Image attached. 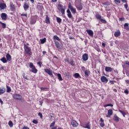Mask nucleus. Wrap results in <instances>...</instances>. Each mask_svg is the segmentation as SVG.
I'll return each instance as SVG.
<instances>
[{
  "label": "nucleus",
  "mask_w": 129,
  "mask_h": 129,
  "mask_svg": "<svg viewBox=\"0 0 129 129\" xmlns=\"http://www.w3.org/2000/svg\"><path fill=\"white\" fill-rule=\"evenodd\" d=\"M100 21V22H101V23H103V24H106V21L104 19L101 18Z\"/></svg>",
  "instance_id": "obj_42"
},
{
  "label": "nucleus",
  "mask_w": 129,
  "mask_h": 129,
  "mask_svg": "<svg viewBox=\"0 0 129 129\" xmlns=\"http://www.w3.org/2000/svg\"><path fill=\"white\" fill-rule=\"evenodd\" d=\"M0 24H1V25H2V28L3 29H6V27H7V25L5 23L0 22Z\"/></svg>",
  "instance_id": "obj_29"
},
{
  "label": "nucleus",
  "mask_w": 129,
  "mask_h": 129,
  "mask_svg": "<svg viewBox=\"0 0 129 129\" xmlns=\"http://www.w3.org/2000/svg\"><path fill=\"white\" fill-rule=\"evenodd\" d=\"M24 50L25 53L28 54V56H31L32 55V52H31V48L27 46V45L24 44Z\"/></svg>",
  "instance_id": "obj_1"
},
{
  "label": "nucleus",
  "mask_w": 129,
  "mask_h": 129,
  "mask_svg": "<svg viewBox=\"0 0 129 129\" xmlns=\"http://www.w3.org/2000/svg\"><path fill=\"white\" fill-rule=\"evenodd\" d=\"M36 23V20L35 19H31V21H30V23L33 25V24H35Z\"/></svg>",
  "instance_id": "obj_40"
},
{
  "label": "nucleus",
  "mask_w": 129,
  "mask_h": 129,
  "mask_svg": "<svg viewBox=\"0 0 129 129\" xmlns=\"http://www.w3.org/2000/svg\"><path fill=\"white\" fill-rule=\"evenodd\" d=\"M121 1L122 3H126V0H121Z\"/></svg>",
  "instance_id": "obj_62"
},
{
  "label": "nucleus",
  "mask_w": 129,
  "mask_h": 129,
  "mask_svg": "<svg viewBox=\"0 0 129 129\" xmlns=\"http://www.w3.org/2000/svg\"><path fill=\"white\" fill-rule=\"evenodd\" d=\"M112 109H109L108 111V114L106 115V117H109L111 115H112Z\"/></svg>",
  "instance_id": "obj_12"
},
{
  "label": "nucleus",
  "mask_w": 129,
  "mask_h": 129,
  "mask_svg": "<svg viewBox=\"0 0 129 129\" xmlns=\"http://www.w3.org/2000/svg\"><path fill=\"white\" fill-rule=\"evenodd\" d=\"M55 45L56 48H58V49H60L61 48V45L59 43V42L56 41L55 42Z\"/></svg>",
  "instance_id": "obj_20"
},
{
  "label": "nucleus",
  "mask_w": 129,
  "mask_h": 129,
  "mask_svg": "<svg viewBox=\"0 0 129 129\" xmlns=\"http://www.w3.org/2000/svg\"><path fill=\"white\" fill-rule=\"evenodd\" d=\"M58 8H58V10L59 11H60V10H63V9H64V8H63V5H61V4H59L58 5Z\"/></svg>",
  "instance_id": "obj_26"
},
{
  "label": "nucleus",
  "mask_w": 129,
  "mask_h": 129,
  "mask_svg": "<svg viewBox=\"0 0 129 129\" xmlns=\"http://www.w3.org/2000/svg\"><path fill=\"white\" fill-rule=\"evenodd\" d=\"M102 45L103 48H105V43L102 42Z\"/></svg>",
  "instance_id": "obj_57"
},
{
  "label": "nucleus",
  "mask_w": 129,
  "mask_h": 129,
  "mask_svg": "<svg viewBox=\"0 0 129 129\" xmlns=\"http://www.w3.org/2000/svg\"><path fill=\"white\" fill-rule=\"evenodd\" d=\"M102 5H103L104 6L107 5V6H108V5H109V3H108V2H106V3H102Z\"/></svg>",
  "instance_id": "obj_54"
},
{
  "label": "nucleus",
  "mask_w": 129,
  "mask_h": 129,
  "mask_svg": "<svg viewBox=\"0 0 129 129\" xmlns=\"http://www.w3.org/2000/svg\"><path fill=\"white\" fill-rule=\"evenodd\" d=\"M119 21H124V18H119Z\"/></svg>",
  "instance_id": "obj_58"
},
{
  "label": "nucleus",
  "mask_w": 129,
  "mask_h": 129,
  "mask_svg": "<svg viewBox=\"0 0 129 129\" xmlns=\"http://www.w3.org/2000/svg\"><path fill=\"white\" fill-rule=\"evenodd\" d=\"M10 9L12 12H15L16 11V6H15L14 4H10Z\"/></svg>",
  "instance_id": "obj_8"
},
{
  "label": "nucleus",
  "mask_w": 129,
  "mask_h": 129,
  "mask_svg": "<svg viewBox=\"0 0 129 129\" xmlns=\"http://www.w3.org/2000/svg\"><path fill=\"white\" fill-rule=\"evenodd\" d=\"M6 58H7L8 61H11V60H12V56L10 55V53L7 54Z\"/></svg>",
  "instance_id": "obj_18"
},
{
  "label": "nucleus",
  "mask_w": 129,
  "mask_h": 129,
  "mask_svg": "<svg viewBox=\"0 0 129 129\" xmlns=\"http://www.w3.org/2000/svg\"><path fill=\"white\" fill-rule=\"evenodd\" d=\"M23 129H30V128H29L28 126H25L23 127Z\"/></svg>",
  "instance_id": "obj_61"
},
{
  "label": "nucleus",
  "mask_w": 129,
  "mask_h": 129,
  "mask_svg": "<svg viewBox=\"0 0 129 129\" xmlns=\"http://www.w3.org/2000/svg\"><path fill=\"white\" fill-rule=\"evenodd\" d=\"M23 8H24L25 11H27V10H28V9H29V4H28V3L25 2L23 6Z\"/></svg>",
  "instance_id": "obj_15"
},
{
  "label": "nucleus",
  "mask_w": 129,
  "mask_h": 129,
  "mask_svg": "<svg viewBox=\"0 0 129 129\" xmlns=\"http://www.w3.org/2000/svg\"><path fill=\"white\" fill-rule=\"evenodd\" d=\"M101 81H108V80L105 76H103L101 77Z\"/></svg>",
  "instance_id": "obj_19"
},
{
  "label": "nucleus",
  "mask_w": 129,
  "mask_h": 129,
  "mask_svg": "<svg viewBox=\"0 0 129 129\" xmlns=\"http://www.w3.org/2000/svg\"><path fill=\"white\" fill-rule=\"evenodd\" d=\"M100 125L101 127H103V126H104L105 125L104 124V122H101L100 123Z\"/></svg>",
  "instance_id": "obj_46"
},
{
  "label": "nucleus",
  "mask_w": 129,
  "mask_h": 129,
  "mask_svg": "<svg viewBox=\"0 0 129 129\" xmlns=\"http://www.w3.org/2000/svg\"><path fill=\"white\" fill-rule=\"evenodd\" d=\"M114 36L116 37H119V36H120V31H119V30L115 31L114 34Z\"/></svg>",
  "instance_id": "obj_13"
},
{
  "label": "nucleus",
  "mask_w": 129,
  "mask_h": 129,
  "mask_svg": "<svg viewBox=\"0 0 129 129\" xmlns=\"http://www.w3.org/2000/svg\"><path fill=\"white\" fill-rule=\"evenodd\" d=\"M29 67H30V68H31V69H33V68H34L35 66H34V64H33V63L30 62V65H29Z\"/></svg>",
  "instance_id": "obj_38"
},
{
  "label": "nucleus",
  "mask_w": 129,
  "mask_h": 129,
  "mask_svg": "<svg viewBox=\"0 0 129 129\" xmlns=\"http://www.w3.org/2000/svg\"><path fill=\"white\" fill-rule=\"evenodd\" d=\"M13 98L16 99V100H22V101H24V100L22 99V96L20 94H15L13 95Z\"/></svg>",
  "instance_id": "obj_2"
},
{
  "label": "nucleus",
  "mask_w": 129,
  "mask_h": 129,
  "mask_svg": "<svg viewBox=\"0 0 129 129\" xmlns=\"http://www.w3.org/2000/svg\"><path fill=\"white\" fill-rule=\"evenodd\" d=\"M21 16H24V17H27V14H21Z\"/></svg>",
  "instance_id": "obj_63"
},
{
  "label": "nucleus",
  "mask_w": 129,
  "mask_h": 129,
  "mask_svg": "<svg viewBox=\"0 0 129 129\" xmlns=\"http://www.w3.org/2000/svg\"><path fill=\"white\" fill-rule=\"evenodd\" d=\"M100 120L101 122H103L104 121V120L102 118H100Z\"/></svg>",
  "instance_id": "obj_60"
},
{
  "label": "nucleus",
  "mask_w": 129,
  "mask_h": 129,
  "mask_svg": "<svg viewBox=\"0 0 129 129\" xmlns=\"http://www.w3.org/2000/svg\"><path fill=\"white\" fill-rule=\"evenodd\" d=\"M37 8L39 10H42L43 9V6H42V4L38 3L37 5Z\"/></svg>",
  "instance_id": "obj_24"
},
{
  "label": "nucleus",
  "mask_w": 129,
  "mask_h": 129,
  "mask_svg": "<svg viewBox=\"0 0 129 129\" xmlns=\"http://www.w3.org/2000/svg\"><path fill=\"white\" fill-rule=\"evenodd\" d=\"M118 111H119V112L121 113V114L123 115L124 117H125V115H126V114L124 112H123V111H121V110L119 109Z\"/></svg>",
  "instance_id": "obj_27"
},
{
  "label": "nucleus",
  "mask_w": 129,
  "mask_h": 129,
  "mask_svg": "<svg viewBox=\"0 0 129 129\" xmlns=\"http://www.w3.org/2000/svg\"><path fill=\"white\" fill-rule=\"evenodd\" d=\"M114 3L116 5H118L119 4H120V0H114Z\"/></svg>",
  "instance_id": "obj_41"
},
{
  "label": "nucleus",
  "mask_w": 129,
  "mask_h": 129,
  "mask_svg": "<svg viewBox=\"0 0 129 129\" xmlns=\"http://www.w3.org/2000/svg\"><path fill=\"white\" fill-rule=\"evenodd\" d=\"M32 69V72H33V73H37V72H38V70H37L35 67Z\"/></svg>",
  "instance_id": "obj_30"
},
{
  "label": "nucleus",
  "mask_w": 129,
  "mask_h": 129,
  "mask_svg": "<svg viewBox=\"0 0 129 129\" xmlns=\"http://www.w3.org/2000/svg\"><path fill=\"white\" fill-rule=\"evenodd\" d=\"M74 61L73 60H72L70 61V64H71V65H72V66H74Z\"/></svg>",
  "instance_id": "obj_51"
},
{
  "label": "nucleus",
  "mask_w": 129,
  "mask_h": 129,
  "mask_svg": "<svg viewBox=\"0 0 129 129\" xmlns=\"http://www.w3.org/2000/svg\"><path fill=\"white\" fill-rule=\"evenodd\" d=\"M56 76L58 80H59L60 81H62V80H63V79H62V76H61V74H57Z\"/></svg>",
  "instance_id": "obj_22"
},
{
  "label": "nucleus",
  "mask_w": 129,
  "mask_h": 129,
  "mask_svg": "<svg viewBox=\"0 0 129 129\" xmlns=\"http://www.w3.org/2000/svg\"><path fill=\"white\" fill-rule=\"evenodd\" d=\"M74 77H75V78H78V77H80V75H79V74L78 73H76L74 74Z\"/></svg>",
  "instance_id": "obj_39"
},
{
  "label": "nucleus",
  "mask_w": 129,
  "mask_h": 129,
  "mask_svg": "<svg viewBox=\"0 0 129 129\" xmlns=\"http://www.w3.org/2000/svg\"><path fill=\"white\" fill-rule=\"evenodd\" d=\"M71 123L73 127H77V126H78V123L75 120H72L71 121Z\"/></svg>",
  "instance_id": "obj_4"
},
{
  "label": "nucleus",
  "mask_w": 129,
  "mask_h": 129,
  "mask_svg": "<svg viewBox=\"0 0 129 129\" xmlns=\"http://www.w3.org/2000/svg\"><path fill=\"white\" fill-rule=\"evenodd\" d=\"M0 103H1V104H4V101H3V100H2V99L0 98Z\"/></svg>",
  "instance_id": "obj_59"
},
{
  "label": "nucleus",
  "mask_w": 129,
  "mask_h": 129,
  "mask_svg": "<svg viewBox=\"0 0 129 129\" xmlns=\"http://www.w3.org/2000/svg\"><path fill=\"white\" fill-rule=\"evenodd\" d=\"M113 119V120L116 121V122H118V121H119V117H118V116H117V115H116V114H115L114 115Z\"/></svg>",
  "instance_id": "obj_10"
},
{
  "label": "nucleus",
  "mask_w": 129,
  "mask_h": 129,
  "mask_svg": "<svg viewBox=\"0 0 129 129\" xmlns=\"http://www.w3.org/2000/svg\"><path fill=\"white\" fill-rule=\"evenodd\" d=\"M124 93H125V94H128V90H125L124 91Z\"/></svg>",
  "instance_id": "obj_55"
},
{
  "label": "nucleus",
  "mask_w": 129,
  "mask_h": 129,
  "mask_svg": "<svg viewBox=\"0 0 129 129\" xmlns=\"http://www.w3.org/2000/svg\"><path fill=\"white\" fill-rule=\"evenodd\" d=\"M77 9H78L79 11H81V10H82V6L80 5L79 6H78Z\"/></svg>",
  "instance_id": "obj_44"
},
{
  "label": "nucleus",
  "mask_w": 129,
  "mask_h": 129,
  "mask_svg": "<svg viewBox=\"0 0 129 129\" xmlns=\"http://www.w3.org/2000/svg\"><path fill=\"white\" fill-rule=\"evenodd\" d=\"M97 20H99V21L101 19V16L99 14H96L95 16Z\"/></svg>",
  "instance_id": "obj_28"
},
{
  "label": "nucleus",
  "mask_w": 129,
  "mask_h": 129,
  "mask_svg": "<svg viewBox=\"0 0 129 129\" xmlns=\"http://www.w3.org/2000/svg\"><path fill=\"white\" fill-rule=\"evenodd\" d=\"M83 126L85 128H88V129H90V124H89V122L87 123L86 124H85V125H83Z\"/></svg>",
  "instance_id": "obj_17"
},
{
  "label": "nucleus",
  "mask_w": 129,
  "mask_h": 129,
  "mask_svg": "<svg viewBox=\"0 0 129 129\" xmlns=\"http://www.w3.org/2000/svg\"><path fill=\"white\" fill-rule=\"evenodd\" d=\"M7 8V5L5 3L0 4V9L1 10H5Z\"/></svg>",
  "instance_id": "obj_9"
},
{
  "label": "nucleus",
  "mask_w": 129,
  "mask_h": 129,
  "mask_svg": "<svg viewBox=\"0 0 129 129\" xmlns=\"http://www.w3.org/2000/svg\"><path fill=\"white\" fill-rule=\"evenodd\" d=\"M126 65H128L129 66V62L128 61H126Z\"/></svg>",
  "instance_id": "obj_64"
},
{
  "label": "nucleus",
  "mask_w": 129,
  "mask_h": 129,
  "mask_svg": "<svg viewBox=\"0 0 129 129\" xmlns=\"http://www.w3.org/2000/svg\"><path fill=\"white\" fill-rule=\"evenodd\" d=\"M124 29H125L127 31H128L129 30L128 23H125L124 24Z\"/></svg>",
  "instance_id": "obj_21"
},
{
  "label": "nucleus",
  "mask_w": 129,
  "mask_h": 129,
  "mask_svg": "<svg viewBox=\"0 0 129 129\" xmlns=\"http://www.w3.org/2000/svg\"><path fill=\"white\" fill-rule=\"evenodd\" d=\"M1 18L3 21H6L7 20V18L8 17V15H7V14L6 13H2L1 15Z\"/></svg>",
  "instance_id": "obj_5"
},
{
  "label": "nucleus",
  "mask_w": 129,
  "mask_h": 129,
  "mask_svg": "<svg viewBox=\"0 0 129 129\" xmlns=\"http://www.w3.org/2000/svg\"><path fill=\"white\" fill-rule=\"evenodd\" d=\"M66 8L65 7H64V8L63 9H61L60 10V12L62 14V15H65V9Z\"/></svg>",
  "instance_id": "obj_35"
},
{
  "label": "nucleus",
  "mask_w": 129,
  "mask_h": 129,
  "mask_svg": "<svg viewBox=\"0 0 129 129\" xmlns=\"http://www.w3.org/2000/svg\"><path fill=\"white\" fill-rule=\"evenodd\" d=\"M8 124L10 127H13V126L14 125V124H13V121H12L11 120L9 121Z\"/></svg>",
  "instance_id": "obj_32"
},
{
  "label": "nucleus",
  "mask_w": 129,
  "mask_h": 129,
  "mask_svg": "<svg viewBox=\"0 0 129 129\" xmlns=\"http://www.w3.org/2000/svg\"><path fill=\"white\" fill-rule=\"evenodd\" d=\"M86 32L89 34V36L93 37V31H92V30L87 29L86 30Z\"/></svg>",
  "instance_id": "obj_11"
},
{
  "label": "nucleus",
  "mask_w": 129,
  "mask_h": 129,
  "mask_svg": "<svg viewBox=\"0 0 129 129\" xmlns=\"http://www.w3.org/2000/svg\"><path fill=\"white\" fill-rule=\"evenodd\" d=\"M124 6L125 7V9L127 10V8L128 7V6L127 5V3H126Z\"/></svg>",
  "instance_id": "obj_52"
},
{
  "label": "nucleus",
  "mask_w": 129,
  "mask_h": 129,
  "mask_svg": "<svg viewBox=\"0 0 129 129\" xmlns=\"http://www.w3.org/2000/svg\"><path fill=\"white\" fill-rule=\"evenodd\" d=\"M40 89L41 90H45V89H48V88L46 87H41Z\"/></svg>",
  "instance_id": "obj_53"
},
{
  "label": "nucleus",
  "mask_w": 129,
  "mask_h": 129,
  "mask_svg": "<svg viewBox=\"0 0 129 129\" xmlns=\"http://www.w3.org/2000/svg\"><path fill=\"white\" fill-rule=\"evenodd\" d=\"M32 122L33 123H35V124H37V123H38V121L37 120H35L34 119L33 121H32Z\"/></svg>",
  "instance_id": "obj_47"
},
{
  "label": "nucleus",
  "mask_w": 129,
  "mask_h": 129,
  "mask_svg": "<svg viewBox=\"0 0 129 129\" xmlns=\"http://www.w3.org/2000/svg\"><path fill=\"white\" fill-rule=\"evenodd\" d=\"M82 59L84 61H87L88 60V54L85 53L83 55Z\"/></svg>",
  "instance_id": "obj_7"
},
{
  "label": "nucleus",
  "mask_w": 129,
  "mask_h": 129,
  "mask_svg": "<svg viewBox=\"0 0 129 129\" xmlns=\"http://www.w3.org/2000/svg\"><path fill=\"white\" fill-rule=\"evenodd\" d=\"M45 72L47 73V74L50 75V76H51V77H53V74L52 73V71L46 69H45Z\"/></svg>",
  "instance_id": "obj_6"
},
{
  "label": "nucleus",
  "mask_w": 129,
  "mask_h": 129,
  "mask_svg": "<svg viewBox=\"0 0 129 129\" xmlns=\"http://www.w3.org/2000/svg\"><path fill=\"white\" fill-rule=\"evenodd\" d=\"M40 42L41 44H44V43H46V38H44L42 39H40Z\"/></svg>",
  "instance_id": "obj_33"
},
{
  "label": "nucleus",
  "mask_w": 129,
  "mask_h": 129,
  "mask_svg": "<svg viewBox=\"0 0 129 129\" xmlns=\"http://www.w3.org/2000/svg\"><path fill=\"white\" fill-rule=\"evenodd\" d=\"M6 87H7V92L9 93V92H11L12 91L11 87H10L9 86H7Z\"/></svg>",
  "instance_id": "obj_25"
},
{
  "label": "nucleus",
  "mask_w": 129,
  "mask_h": 129,
  "mask_svg": "<svg viewBox=\"0 0 129 129\" xmlns=\"http://www.w3.org/2000/svg\"><path fill=\"white\" fill-rule=\"evenodd\" d=\"M69 9H70L73 14H76V10L72 7L70 3H69Z\"/></svg>",
  "instance_id": "obj_3"
},
{
  "label": "nucleus",
  "mask_w": 129,
  "mask_h": 129,
  "mask_svg": "<svg viewBox=\"0 0 129 129\" xmlns=\"http://www.w3.org/2000/svg\"><path fill=\"white\" fill-rule=\"evenodd\" d=\"M38 65H39V67H42V62L39 61L37 62Z\"/></svg>",
  "instance_id": "obj_50"
},
{
  "label": "nucleus",
  "mask_w": 129,
  "mask_h": 129,
  "mask_svg": "<svg viewBox=\"0 0 129 129\" xmlns=\"http://www.w3.org/2000/svg\"><path fill=\"white\" fill-rule=\"evenodd\" d=\"M1 60L2 62H3V63H7V62H8L6 57H3L1 59Z\"/></svg>",
  "instance_id": "obj_31"
},
{
  "label": "nucleus",
  "mask_w": 129,
  "mask_h": 129,
  "mask_svg": "<svg viewBox=\"0 0 129 129\" xmlns=\"http://www.w3.org/2000/svg\"><path fill=\"white\" fill-rule=\"evenodd\" d=\"M107 106H111V107H112V106H113V105L111 104H108L107 105H104V107H107Z\"/></svg>",
  "instance_id": "obj_43"
},
{
  "label": "nucleus",
  "mask_w": 129,
  "mask_h": 129,
  "mask_svg": "<svg viewBox=\"0 0 129 129\" xmlns=\"http://www.w3.org/2000/svg\"><path fill=\"white\" fill-rule=\"evenodd\" d=\"M112 70H113V69L111 67H106L105 68V71L106 72H111Z\"/></svg>",
  "instance_id": "obj_14"
},
{
  "label": "nucleus",
  "mask_w": 129,
  "mask_h": 129,
  "mask_svg": "<svg viewBox=\"0 0 129 129\" xmlns=\"http://www.w3.org/2000/svg\"><path fill=\"white\" fill-rule=\"evenodd\" d=\"M68 16L70 19H71V18H72V15L71 14V12L70 13H68Z\"/></svg>",
  "instance_id": "obj_45"
},
{
  "label": "nucleus",
  "mask_w": 129,
  "mask_h": 129,
  "mask_svg": "<svg viewBox=\"0 0 129 129\" xmlns=\"http://www.w3.org/2000/svg\"><path fill=\"white\" fill-rule=\"evenodd\" d=\"M54 40H57V41H60V38L58 37L57 35H54L53 37Z\"/></svg>",
  "instance_id": "obj_37"
},
{
  "label": "nucleus",
  "mask_w": 129,
  "mask_h": 129,
  "mask_svg": "<svg viewBox=\"0 0 129 129\" xmlns=\"http://www.w3.org/2000/svg\"><path fill=\"white\" fill-rule=\"evenodd\" d=\"M45 22L46 24H50V18H49V17L47 15H46L45 18Z\"/></svg>",
  "instance_id": "obj_23"
},
{
  "label": "nucleus",
  "mask_w": 129,
  "mask_h": 129,
  "mask_svg": "<svg viewBox=\"0 0 129 129\" xmlns=\"http://www.w3.org/2000/svg\"><path fill=\"white\" fill-rule=\"evenodd\" d=\"M6 88H0V95L4 94L6 92Z\"/></svg>",
  "instance_id": "obj_16"
},
{
  "label": "nucleus",
  "mask_w": 129,
  "mask_h": 129,
  "mask_svg": "<svg viewBox=\"0 0 129 129\" xmlns=\"http://www.w3.org/2000/svg\"><path fill=\"white\" fill-rule=\"evenodd\" d=\"M23 78H24V79H26V80H28V78L26 76H25V74H23Z\"/></svg>",
  "instance_id": "obj_56"
},
{
  "label": "nucleus",
  "mask_w": 129,
  "mask_h": 129,
  "mask_svg": "<svg viewBox=\"0 0 129 129\" xmlns=\"http://www.w3.org/2000/svg\"><path fill=\"white\" fill-rule=\"evenodd\" d=\"M56 21H57V23H58V24H60L61 23V22H62V19H61V18H60L59 17H57Z\"/></svg>",
  "instance_id": "obj_34"
},
{
  "label": "nucleus",
  "mask_w": 129,
  "mask_h": 129,
  "mask_svg": "<svg viewBox=\"0 0 129 129\" xmlns=\"http://www.w3.org/2000/svg\"><path fill=\"white\" fill-rule=\"evenodd\" d=\"M55 125V121H53L52 123H51L50 125V127H52V126H54Z\"/></svg>",
  "instance_id": "obj_48"
},
{
  "label": "nucleus",
  "mask_w": 129,
  "mask_h": 129,
  "mask_svg": "<svg viewBox=\"0 0 129 129\" xmlns=\"http://www.w3.org/2000/svg\"><path fill=\"white\" fill-rule=\"evenodd\" d=\"M85 76H86L87 77H88L89 76V71H86L85 72Z\"/></svg>",
  "instance_id": "obj_36"
},
{
  "label": "nucleus",
  "mask_w": 129,
  "mask_h": 129,
  "mask_svg": "<svg viewBox=\"0 0 129 129\" xmlns=\"http://www.w3.org/2000/svg\"><path fill=\"white\" fill-rule=\"evenodd\" d=\"M38 115L40 116V118H43V114H42V113L39 112Z\"/></svg>",
  "instance_id": "obj_49"
}]
</instances>
